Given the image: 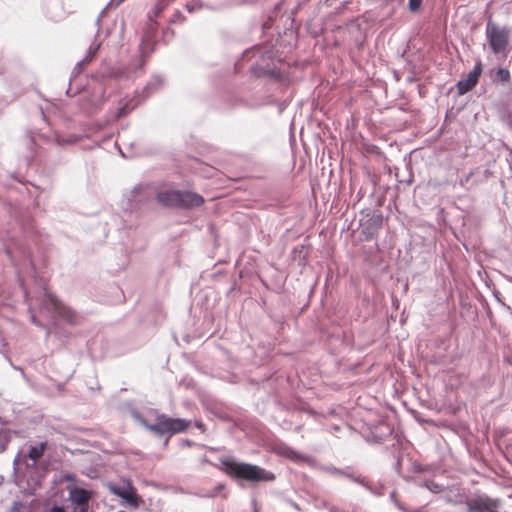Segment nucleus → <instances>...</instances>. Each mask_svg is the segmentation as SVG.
<instances>
[{
  "mask_svg": "<svg viewBox=\"0 0 512 512\" xmlns=\"http://www.w3.org/2000/svg\"><path fill=\"white\" fill-rule=\"evenodd\" d=\"M224 472L236 479L249 482H271L275 480V475L257 465L249 463H239L235 461L222 462Z\"/></svg>",
  "mask_w": 512,
  "mask_h": 512,
  "instance_id": "1",
  "label": "nucleus"
},
{
  "mask_svg": "<svg viewBox=\"0 0 512 512\" xmlns=\"http://www.w3.org/2000/svg\"><path fill=\"white\" fill-rule=\"evenodd\" d=\"M157 200L167 207L194 208L204 203L201 195L179 190H165L157 194Z\"/></svg>",
  "mask_w": 512,
  "mask_h": 512,
  "instance_id": "2",
  "label": "nucleus"
},
{
  "mask_svg": "<svg viewBox=\"0 0 512 512\" xmlns=\"http://www.w3.org/2000/svg\"><path fill=\"white\" fill-rule=\"evenodd\" d=\"M189 426L190 421L162 414L157 416L155 423L147 425V428L156 434L164 435L184 432Z\"/></svg>",
  "mask_w": 512,
  "mask_h": 512,
  "instance_id": "3",
  "label": "nucleus"
},
{
  "mask_svg": "<svg viewBox=\"0 0 512 512\" xmlns=\"http://www.w3.org/2000/svg\"><path fill=\"white\" fill-rule=\"evenodd\" d=\"M486 36L491 50L495 54H505L509 43V30L500 27L498 24L488 21L486 26Z\"/></svg>",
  "mask_w": 512,
  "mask_h": 512,
  "instance_id": "4",
  "label": "nucleus"
},
{
  "mask_svg": "<svg viewBox=\"0 0 512 512\" xmlns=\"http://www.w3.org/2000/svg\"><path fill=\"white\" fill-rule=\"evenodd\" d=\"M109 488L114 495L121 497L129 505L135 508L139 506L140 498L136 493V489L130 483L123 486L110 485Z\"/></svg>",
  "mask_w": 512,
  "mask_h": 512,
  "instance_id": "5",
  "label": "nucleus"
},
{
  "mask_svg": "<svg viewBox=\"0 0 512 512\" xmlns=\"http://www.w3.org/2000/svg\"><path fill=\"white\" fill-rule=\"evenodd\" d=\"M481 73L482 64L479 62L466 78L457 83L458 93L463 95L472 90L477 85Z\"/></svg>",
  "mask_w": 512,
  "mask_h": 512,
  "instance_id": "6",
  "label": "nucleus"
},
{
  "mask_svg": "<svg viewBox=\"0 0 512 512\" xmlns=\"http://www.w3.org/2000/svg\"><path fill=\"white\" fill-rule=\"evenodd\" d=\"M383 226L382 214H374L370 216L366 222L362 225V234L366 236V239L373 238Z\"/></svg>",
  "mask_w": 512,
  "mask_h": 512,
  "instance_id": "7",
  "label": "nucleus"
},
{
  "mask_svg": "<svg viewBox=\"0 0 512 512\" xmlns=\"http://www.w3.org/2000/svg\"><path fill=\"white\" fill-rule=\"evenodd\" d=\"M469 512H493L496 504L489 498L478 497L466 502Z\"/></svg>",
  "mask_w": 512,
  "mask_h": 512,
  "instance_id": "8",
  "label": "nucleus"
},
{
  "mask_svg": "<svg viewBox=\"0 0 512 512\" xmlns=\"http://www.w3.org/2000/svg\"><path fill=\"white\" fill-rule=\"evenodd\" d=\"M92 492L83 488H74L69 493V499L73 506H89Z\"/></svg>",
  "mask_w": 512,
  "mask_h": 512,
  "instance_id": "9",
  "label": "nucleus"
},
{
  "mask_svg": "<svg viewBox=\"0 0 512 512\" xmlns=\"http://www.w3.org/2000/svg\"><path fill=\"white\" fill-rule=\"evenodd\" d=\"M52 305L54 307L55 312L63 319L68 321L69 323L77 322V314L69 307L61 303L56 299H52Z\"/></svg>",
  "mask_w": 512,
  "mask_h": 512,
  "instance_id": "10",
  "label": "nucleus"
},
{
  "mask_svg": "<svg viewBox=\"0 0 512 512\" xmlns=\"http://www.w3.org/2000/svg\"><path fill=\"white\" fill-rule=\"evenodd\" d=\"M276 452L279 454V455H282L288 459H291V460H299L301 459V456L300 454L295 451L294 449H292L291 447L287 446V445H279L276 449Z\"/></svg>",
  "mask_w": 512,
  "mask_h": 512,
  "instance_id": "11",
  "label": "nucleus"
},
{
  "mask_svg": "<svg viewBox=\"0 0 512 512\" xmlns=\"http://www.w3.org/2000/svg\"><path fill=\"white\" fill-rule=\"evenodd\" d=\"M47 449V442H42L38 446H32L29 450L28 457L33 460H39Z\"/></svg>",
  "mask_w": 512,
  "mask_h": 512,
  "instance_id": "12",
  "label": "nucleus"
},
{
  "mask_svg": "<svg viewBox=\"0 0 512 512\" xmlns=\"http://www.w3.org/2000/svg\"><path fill=\"white\" fill-rule=\"evenodd\" d=\"M422 487L427 488L432 493L438 494L444 491L443 485L433 481V480H427L423 484H421Z\"/></svg>",
  "mask_w": 512,
  "mask_h": 512,
  "instance_id": "13",
  "label": "nucleus"
},
{
  "mask_svg": "<svg viewBox=\"0 0 512 512\" xmlns=\"http://www.w3.org/2000/svg\"><path fill=\"white\" fill-rule=\"evenodd\" d=\"M10 432L5 429H0V453L6 450L8 443L10 442Z\"/></svg>",
  "mask_w": 512,
  "mask_h": 512,
  "instance_id": "14",
  "label": "nucleus"
},
{
  "mask_svg": "<svg viewBox=\"0 0 512 512\" xmlns=\"http://www.w3.org/2000/svg\"><path fill=\"white\" fill-rule=\"evenodd\" d=\"M423 0H408V8L412 13L420 11Z\"/></svg>",
  "mask_w": 512,
  "mask_h": 512,
  "instance_id": "15",
  "label": "nucleus"
},
{
  "mask_svg": "<svg viewBox=\"0 0 512 512\" xmlns=\"http://www.w3.org/2000/svg\"><path fill=\"white\" fill-rule=\"evenodd\" d=\"M165 0H159L155 5L153 12L155 17H158L167 7V4L164 2Z\"/></svg>",
  "mask_w": 512,
  "mask_h": 512,
  "instance_id": "16",
  "label": "nucleus"
},
{
  "mask_svg": "<svg viewBox=\"0 0 512 512\" xmlns=\"http://www.w3.org/2000/svg\"><path fill=\"white\" fill-rule=\"evenodd\" d=\"M497 75L500 77L502 81H508L510 78L509 71L506 69H499Z\"/></svg>",
  "mask_w": 512,
  "mask_h": 512,
  "instance_id": "17",
  "label": "nucleus"
},
{
  "mask_svg": "<svg viewBox=\"0 0 512 512\" xmlns=\"http://www.w3.org/2000/svg\"><path fill=\"white\" fill-rule=\"evenodd\" d=\"M184 20V16L181 14V12L177 11L173 19L171 20L172 23L182 22Z\"/></svg>",
  "mask_w": 512,
  "mask_h": 512,
  "instance_id": "18",
  "label": "nucleus"
},
{
  "mask_svg": "<svg viewBox=\"0 0 512 512\" xmlns=\"http://www.w3.org/2000/svg\"><path fill=\"white\" fill-rule=\"evenodd\" d=\"M89 506H73L72 512H88Z\"/></svg>",
  "mask_w": 512,
  "mask_h": 512,
  "instance_id": "19",
  "label": "nucleus"
},
{
  "mask_svg": "<svg viewBox=\"0 0 512 512\" xmlns=\"http://www.w3.org/2000/svg\"><path fill=\"white\" fill-rule=\"evenodd\" d=\"M126 107H127V104H126L124 107H122V108H120V109H119V112H118V114H117V117H118V118H119V117H122V116H124V115L126 114Z\"/></svg>",
  "mask_w": 512,
  "mask_h": 512,
  "instance_id": "20",
  "label": "nucleus"
},
{
  "mask_svg": "<svg viewBox=\"0 0 512 512\" xmlns=\"http://www.w3.org/2000/svg\"><path fill=\"white\" fill-rule=\"evenodd\" d=\"M49 512H65V510L62 507L54 506Z\"/></svg>",
  "mask_w": 512,
  "mask_h": 512,
  "instance_id": "21",
  "label": "nucleus"
},
{
  "mask_svg": "<svg viewBox=\"0 0 512 512\" xmlns=\"http://www.w3.org/2000/svg\"><path fill=\"white\" fill-rule=\"evenodd\" d=\"M119 512H126V511H119Z\"/></svg>",
  "mask_w": 512,
  "mask_h": 512,
  "instance_id": "22",
  "label": "nucleus"
}]
</instances>
